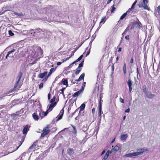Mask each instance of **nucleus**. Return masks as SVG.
Masks as SVG:
<instances>
[{"label":"nucleus","instance_id":"f257e3e1","mask_svg":"<svg viewBox=\"0 0 160 160\" xmlns=\"http://www.w3.org/2000/svg\"><path fill=\"white\" fill-rule=\"evenodd\" d=\"M54 107V104H51L48 107V108L46 112H44L43 111H42V112H41L42 111V110H40V111H38V114L41 117V119H42L43 117L46 116L47 115L48 113L51 111Z\"/></svg>","mask_w":160,"mask_h":160},{"label":"nucleus","instance_id":"f03ea898","mask_svg":"<svg viewBox=\"0 0 160 160\" xmlns=\"http://www.w3.org/2000/svg\"><path fill=\"white\" fill-rule=\"evenodd\" d=\"M148 2V0H143L142 2H140L138 5L139 8H143L145 9L148 10V7L147 4Z\"/></svg>","mask_w":160,"mask_h":160},{"label":"nucleus","instance_id":"7ed1b4c3","mask_svg":"<svg viewBox=\"0 0 160 160\" xmlns=\"http://www.w3.org/2000/svg\"><path fill=\"white\" fill-rule=\"evenodd\" d=\"M34 33H36V32H37L38 31V32H40V33L41 34V36H40V38H47V35H48V36L49 35V34H51V32H46V36L45 37H44L45 35V33H44L42 30L40 29H35L34 30Z\"/></svg>","mask_w":160,"mask_h":160},{"label":"nucleus","instance_id":"20e7f679","mask_svg":"<svg viewBox=\"0 0 160 160\" xmlns=\"http://www.w3.org/2000/svg\"><path fill=\"white\" fill-rule=\"evenodd\" d=\"M50 132V130L48 128V127L44 128L43 130V132L41 134V138H43L46 135H47Z\"/></svg>","mask_w":160,"mask_h":160},{"label":"nucleus","instance_id":"39448f33","mask_svg":"<svg viewBox=\"0 0 160 160\" xmlns=\"http://www.w3.org/2000/svg\"><path fill=\"white\" fill-rule=\"evenodd\" d=\"M22 72H20L19 73V76H18L17 78V81H16V82L15 84L14 87V90H16L17 89V87L18 86V85L19 82L20 80L21 77H22Z\"/></svg>","mask_w":160,"mask_h":160},{"label":"nucleus","instance_id":"423d86ee","mask_svg":"<svg viewBox=\"0 0 160 160\" xmlns=\"http://www.w3.org/2000/svg\"><path fill=\"white\" fill-rule=\"evenodd\" d=\"M148 149L146 148H143L140 149H138L137 150V152L140 153L139 155H141L142 154L143 152L145 151H148Z\"/></svg>","mask_w":160,"mask_h":160},{"label":"nucleus","instance_id":"0eeeda50","mask_svg":"<svg viewBox=\"0 0 160 160\" xmlns=\"http://www.w3.org/2000/svg\"><path fill=\"white\" fill-rule=\"evenodd\" d=\"M160 6H159L157 7V9L156 10V11H155V13H154L155 16L157 18H159L160 17Z\"/></svg>","mask_w":160,"mask_h":160},{"label":"nucleus","instance_id":"6e6552de","mask_svg":"<svg viewBox=\"0 0 160 160\" xmlns=\"http://www.w3.org/2000/svg\"><path fill=\"white\" fill-rule=\"evenodd\" d=\"M38 111H36V112H34L32 115L33 118L35 121H38L39 119V117L38 116Z\"/></svg>","mask_w":160,"mask_h":160},{"label":"nucleus","instance_id":"1a4fd4ad","mask_svg":"<svg viewBox=\"0 0 160 160\" xmlns=\"http://www.w3.org/2000/svg\"><path fill=\"white\" fill-rule=\"evenodd\" d=\"M145 94L147 97L149 98H152L154 96L153 94H152L151 92L148 91L145 93Z\"/></svg>","mask_w":160,"mask_h":160},{"label":"nucleus","instance_id":"9d476101","mask_svg":"<svg viewBox=\"0 0 160 160\" xmlns=\"http://www.w3.org/2000/svg\"><path fill=\"white\" fill-rule=\"evenodd\" d=\"M127 83L128 84L129 87V92H131L132 90V82L130 79H129L128 80V82H127Z\"/></svg>","mask_w":160,"mask_h":160},{"label":"nucleus","instance_id":"9b49d317","mask_svg":"<svg viewBox=\"0 0 160 160\" xmlns=\"http://www.w3.org/2000/svg\"><path fill=\"white\" fill-rule=\"evenodd\" d=\"M21 101L20 99L14 100L12 101V104L13 106L20 103Z\"/></svg>","mask_w":160,"mask_h":160},{"label":"nucleus","instance_id":"f8f14e48","mask_svg":"<svg viewBox=\"0 0 160 160\" xmlns=\"http://www.w3.org/2000/svg\"><path fill=\"white\" fill-rule=\"evenodd\" d=\"M82 92V90H80L78 91L75 92L72 95V97L73 98L79 96Z\"/></svg>","mask_w":160,"mask_h":160},{"label":"nucleus","instance_id":"ddd939ff","mask_svg":"<svg viewBox=\"0 0 160 160\" xmlns=\"http://www.w3.org/2000/svg\"><path fill=\"white\" fill-rule=\"evenodd\" d=\"M29 130V128L28 125H26L23 128L22 132L23 134H26L28 130Z\"/></svg>","mask_w":160,"mask_h":160},{"label":"nucleus","instance_id":"4468645a","mask_svg":"<svg viewBox=\"0 0 160 160\" xmlns=\"http://www.w3.org/2000/svg\"><path fill=\"white\" fill-rule=\"evenodd\" d=\"M128 137V135L127 134H122L121 136L120 139L122 141H125Z\"/></svg>","mask_w":160,"mask_h":160},{"label":"nucleus","instance_id":"2eb2a0df","mask_svg":"<svg viewBox=\"0 0 160 160\" xmlns=\"http://www.w3.org/2000/svg\"><path fill=\"white\" fill-rule=\"evenodd\" d=\"M47 74V72H45L43 73H41L38 75V77L40 78H42Z\"/></svg>","mask_w":160,"mask_h":160},{"label":"nucleus","instance_id":"dca6fc26","mask_svg":"<svg viewBox=\"0 0 160 160\" xmlns=\"http://www.w3.org/2000/svg\"><path fill=\"white\" fill-rule=\"evenodd\" d=\"M84 76H85L84 73H82L80 76L79 77V78L78 79L76 80L75 81H77V82H79V81H81L82 80H83V79H84Z\"/></svg>","mask_w":160,"mask_h":160},{"label":"nucleus","instance_id":"f3484780","mask_svg":"<svg viewBox=\"0 0 160 160\" xmlns=\"http://www.w3.org/2000/svg\"><path fill=\"white\" fill-rule=\"evenodd\" d=\"M67 153L70 155L71 156L74 153V151L71 149L69 148L67 150Z\"/></svg>","mask_w":160,"mask_h":160},{"label":"nucleus","instance_id":"a211bd4d","mask_svg":"<svg viewBox=\"0 0 160 160\" xmlns=\"http://www.w3.org/2000/svg\"><path fill=\"white\" fill-rule=\"evenodd\" d=\"M83 57V55H81L76 60H75V61H74L70 65L73 64L74 63H75L80 61L82 59Z\"/></svg>","mask_w":160,"mask_h":160},{"label":"nucleus","instance_id":"6ab92c4d","mask_svg":"<svg viewBox=\"0 0 160 160\" xmlns=\"http://www.w3.org/2000/svg\"><path fill=\"white\" fill-rule=\"evenodd\" d=\"M62 84L64 85H68V81L66 79L63 78L62 80Z\"/></svg>","mask_w":160,"mask_h":160},{"label":"nucleus","instance_id":"aec40b11","mask_svg":"<svg viewBox=\"0 0 160 160\" xmlns=\"http://www.w3.org/2000/svg\"><path fill=\"white\" fill-rule=\"evenodd\" d=\"M55 100V96H54L53 98L50 101V102L51 103V104H54L55 106H56V103L55 102H54Z\"/></svg>","mask_w":160,"mask_h":160},{"label":"nucleus","instance_id":"412c9836","mask_svg":"<svg viewBox=\"0 0 160 160\" xmlns=\"http://www.w3.org/2000/svg\"><path fill=\"white\" fill-rule=\"evenodd\" d=\"M63 110H62V113L60 115L57 116V119L56 121H58L59 120L62 119L63 115Z\"/></svg>","mask_w":160,"mask_h":160},{"label":"nucleus","instance_id":"4be33fe9","mask_svg":"<svg viewBox=\"0 0 160 160\" xmlns=\"http://www.w3.org/2000/svg\"><path fill=\"white\" fill-rule=\"evenodd\" d=\"M129 11L128 10L126 12L123 14L120 18V19L122 20L127 15V13H128Z\"/></svg>","mask_w":160,"mask_h":160},{"label":"nucleus","instance_id":"5701e85b","mask_svg":"<svg viewBox=\"0 0 160 160\" xmlns=\"http://www.w3.org/2000/svg\"><path fill=\"white\" fill-rule=\"evenodd\" d=\"M23 112H24V111H23V109H21V110H20L19 112H16V114H15L14 115L15 116H18V115H19L20 116H21V115H19V114H22V113H23Z\"/></svg>","mask_w":160,"mask_h":160},{"label":"nucleus","instance_id":"b1692460","mask_svg":"<svg viewBox=\"0 0 160 160\" xmlns=\"http://www.w3.org/2000/svg\"><path fill=\"white\" fill-rule=\"evenodd\" d=\"M15 50L14 49H13L11 51L8 52L6 57V59H7V58L9 56L10 54L12 52H15Z\"/></svg>","mask_w":160,"mask_h":160},{"label":"nucleus","instance_id":"393cba45","mask_svg":"<svg viewBox=\"0 0 160 160\" xmlns=\"http://www.w3.org/2000/svg\"><path fill=\"white\" fill-rule=\"evenodd\" d=\"M85 104L83 103L82 104L79 108L80 111H83L85 108Z\"/></svg>","mask_w":160,"mask_h":160},{"label":"nucleus","instance_id":"a878e982","mask_svg":"<svg viewBox=\"0 0 160 160\" xmlns=\"http://www.w3.org/2000/svg\"><path fill=\"white\" fill-rule=\"evenodd\" d=\"M137 2V0H136L132 4L131 8H129V10H128L129 11H131L132 9H133L134 7V6H135V5H136Z\"/></svg>","mask_w":160,"mask_h":160},{"label":"nucleus","instance_id":"bb28decb","mask_svg":"<svg viewBox=\"0 0 160 160\" xmlns=\"http://www.w3.org/2000/svg\"><path fill=\"white\" fill-rule=\"evenodd\" d=\"M13 12L14 14H15V15H16L18 16H20V17L23 16V14L21 13H18L14 11H13Z\"/></svg>","mask_w":160,"mask_h":160},{"label":"nucleus","instance_id":"cd10ccee","mask_svg":"<svg viewBox=\"0 0 160 160\" xmlns=\"http://www.w3.org/2000/svg\"><path fill=\"white\" fill-rule=\"evenodd\" d=\"M101 111H102V107H101L100 105H99V110H98V116L99 117H100L101 114Z\"/></svg>","mask_w":160,"mask_h":160},{"label":"nucleus","instance_id":"c85d7f7f","mask_svg":"<svg viewBox=\"0 0 160 160\" xmlns=\"http://www.w3.org/2000/svg\"><path fill=\"white\" fill-rule=\"evenodd\" d=\"M139 153L137 152L131 153V157L133 156H139Z\"/></svg>","mask_w":160,"mask_h":160},{"label":"nucleus","instance_id":"c756f323","mask_svg":"<svg viewBox=\"0 0 160 160\" xmlns=\"http://www.w3.org/2000/svg\"><path fill=\"white\" fill-rule=\"evenodd\" d=\"M123 71L124 75H125L126 73V65L125 63H124V66L123 68Z\"/></svg>","mask_w":160,"mask_h":160},{"label":"nucleus","instance_id":"7c9ffc66","mask_svg":"<svg viewBox=\"0 0 160 160\" xmlns=\"http://www.w3.org/2000/svg\"><path fill=\"white\" fill-rule=\"evenodd\" d=\"M134 24L135 28H140V26L138 22H135L134 23Z\"/></svg>","mask_w":160,"mask_h":160},{"label":"nucleus","instance_id":"2f4dec72","mask_svg":"<svg viewBox=\"0 0 160 160\" xmlns=\"http://www.w3.org/2000/svg\"><path fill=\"white\" fill-rule=\"evenodd\" d=\"M81 69L78 68L76 69V72H75V74L76 75L78 74L80 72V71H81Z\"/></svg>","mask_w":160,"mask_h":160},{"label":"nucleus","instance_id":"473e14b6","mask_svg":"<svg viewBox=\"0 0 160 160\" xmlns=\"http://www.w3.org/2000/svg\"><path fill=\"white\" fill-rule=\"evenodd\" d=\"M86 83V82H83L82 83V88L80 89V90H82V92H83V91L84 88L85 87V86Z\"/></svg>","mask_w":160,"mask_h":160},{"label":"nucleus","instance_id":"72a5a7b5","mask_svg":"<svg viewBox=\"0 0 160 160\" xmlns=\"http://www.w3.org/2000/svg\"><path fill=\"white\" fill-rule=\"evenodd\" d=\"M123 157L124 158L131 157V153L125 154L123 155Z\"/></svg>","mask_w":160,"mask_h":160},{"label":"nucleus","instance_id":"f704fd0d","mask_svg":"<svg viewBox=\"0 0 160 160\" xmlns=\"http://www.w3.org/2000/svg\"><path fill=\"white\" fill-rule=\"evenodd\" d=\"M36 146V144H35L34 143L31 146H30L29 148V149L31 150V149H33V148H35Z\"/></svg>","mask_w":160,"mask_h":160},{"label":"nucleus","instance_id":"c9c22d12","mask_svg":"<svg viewBox=\"0 0 160 160\" xmlns=\"http://www.w3.org/2000/svg\"><path fill=\"white\" fill-rule=\"evenodd\" d=\"M106 21V19H105V17H104L103 18H102V19L101 20V21L100 22V23L101 24L102 23H104Z\"/></svg>","mask_w":160,"mask_h":160},{"label":"nucleus","instance_id":"e433bc0d","mask_svg":"<svg viewBox=\"0 0 160 160\" xmlns=\"http://www.w3.org/2000/svg\"><path fill=\"white\" fill-rule=\"evenodd\" d=\"M116 8L115 7L114 5H113L112 6V8L111 10V12H113L115 10Z\"/></svg>","mask_w":160,"mask_h":160},{"label":"nucleus","instance_id":"4c0bfd02","mask_svg":"<svg viewBox=\"0 0 160 160\" xmlns=\"http://www.w3.org/2000/svg\"><path fill=\"white\" fill-rule=\"evenodd\" d=\"M113 148L115 150V151L116 152L119 150V147L118 146L116 145Z\"/></svg>","mask_w":160,"mask_h":160},{"label":"nucleus","instance_id":"58836bf2","mask_svg":"<svg viewBox=\"0 0 160 160\" xmlns=\"http://www.w3.org/2000/svg\"><path fill=\"white\" fill-rule=\"evenodd\" d=\"M83 62H84V61H82L81 63H80L79 64L78 68H80L82 67H83Z\"/></svg>","mask_w":160,"mask_h":160},{"label":"nucleus","instance_id":"ea45409f","mask_svg":"<svg viewBox=\"0 0 160 160\" xmlns=\"http://www.w3.org/2000/svg\"><path fill=\"white\" fill-rule=\"evenodd\" d=\"M39 51L40 52V53L41 54V56L38 57V58H40L41 57V56L43 54V51L42 50L41 48H39V49H38Z\"/></svg>","mask_w":160,"mask_h":160},{"label":"nucleus","instance_id":"a19ab883","mask_svg":"<svg viewBox=\"0 0 160 160\" xmlns=\"http://www.w3.org/2000/svg\"><path fill=\"white\" fill-rule=\"evenodd\" d=\"M146 86H144L143 87V88H142V89H143V91L145 93L146 92H147V91L146 90Z\"/></svg>","mask_w":160,"mask_h":160},{"label":"nucleus","instance_id":"79ce46f5","mask_svg":"<svg viewBox=\"0 0 160 160\" xmlns=\"http://www.w3.org/2000/svg\"><path fill=\"white\" fill-rule=\"evenodd\" d=\"M43 83H41L39 86V88L40 89H42L43 87Z\"/></svg>","mask_w":160,"mask_h":160},{"label":"nucleus","instance_id":"37998d69","mask_svg":"<svg viewBox=\"0 0 160 160\" xmlns=\"http://www.w3.org/2000/svg\"><path fill=\"white\" fill-rule=\"evenodd\" d=\"M8 33L11 36H12L14 35V33L12 32V31L11 30L9 31Z\"/></svg>","mask_w":160,"mask_h":160},{"label":"nucleus","instance_id":"c03bdc74","mask_svg":"<svg viewBox=\"0 0 160 160\" xmlns=\"http://www.w3.org/2000/svg\"><path fill=\"white\" fill-rule=\"evenodd\" d=\"M65 89V88H63L61 90V92H60V93H62L63 95V96H64V93H63V92H64V90Z\"/></svg>","mask_w":160,"mask_h":160},{"label":"nucleus","instance_id":"a18cd8bd","mask_svg":"<svg viewBox=\"0 0 160 160\" xmlns=\"http://www.w3.org/2000/svg\"><path fill=\"white\" fill-rule=\"evenodd\" d=\"M64 58V59H62V62H63L66 61L67 60H68L69 58Z\"/></svg>","mask_w":160,"mask_h":160},{"label":"nucleus","instance_id":"49530a36","mask_svg":"<svg viewBox=\"0 0 160 160\" xmlns=\"http://www.w3.org/2000/svg\"><path fill=\"white\" fill-rule=\"evenodd\" d=\"M55 68H52L50 69L49 72L52 73V72L55 71Z\"/></svg>","mask_w":160,"mask_h":160},{"label":"nucleus","instance_id":"de8ad7c7","mask_svg":"<svg viewBox=\"0 0 160 160\" xmlns=\"http://www.w3.org/2000/svg\"><path fill=\"white\" fill-rule=\"evenodd\" d=\"M119 101L122 103H124V100L121 98H120L119 99Z\"/></svg>","mask_w":160,"mask_h":160},{"label":"nucleus","instance_id":"09e8293b","mask_svg":"<svg viewBox=\"0 0 160 160\" xmlns=\"http://www.w3.org/2000/svg\"><path fill=\"white\" fill-rule=\"evenodd\" d=\"M32 57L34 58H36L38 57L37 55L36 56H35V54H34V52H32Z\"/></svg>","mask_w":160,"mask_h":160},{"label":"nucleus","instance_id":"8fccbe9b","mask_svg":"<svg viewBox=\"0 0 160 160\" xmlns=\"http://www.w3.org/2000/svg\"><path fill=\"white\" fill-rule=\"evenodd\" d=\"M110 150H108L107 152H106V153L105 154V155L108 156V157L109 156V154H110Z\"/></svg>","mask_w":160,"mask_h":160},{"label":"nucleus","instance_id":"3c124183","mask_svg":"<svg viewBox=\"0 0 160 160\" xmlns=\"http://www.w3.org/2000/svg\"><path fill=\"white\" fill-rule=\"evenodd\" d=\"M112 72H113L114 70V64H112Z\"/></svg>","mask_w":160,"mask_h":160},{"label":"nucleus","instance_id":"603ef678","mask_svg":"<svg viewBox=\"0 0 160 160\" xmlns=\"http://www.w3.org/2000/svg\"><path fill=\"white\" fill-rule=\"evenodd\" d=\"M125 38L127 40H128L129 39V35H128L125 37Z\"/></svg>","mask_w":160,"mask_h":160},{"label":"nucleus","instance_id":"864d4df0","mask_svg":"<svg viewBox=\"0 0 160 160\" xmlns=\"http://www.w3.org/2000/svg\"><path fill=\"white\" fill-rule=\"evenodd\" d=\"M115 150L113 148L110 151V153H112L113 152H115Z\"/></svg>","mask_w":160,"mask_h":160},{"label":"nucleus","instance_id":"5fc2aeb1","mask_svg":"<svg viewBox=\"0 0 160 160\" xmlns=\"http://www.w3.org/2000/svg\"><path fill=\"white\" fill-rule=\"evenodd\" d=\"M115 150L113 148L110 151V153H112L113 152H115Z\"/></svg>","mask_w":160,"mask_h":160},{"label":"nucleus","instance_id":"6e6d98bb","mask_svg":"<svg viewBox=\"0 0 160 160\" xmlns=\"http://www.w3.org/2000/svg\"><path fill=\"white\" fill-rule=\"evenodd\" d=\"M102 102V100L101 99H100V100L99 101V106L100 105L101 107H102L101 103Z\"/></svg>","mask_w":160,"mask_h":160},{"label":"nucleus","instance_id":"4d7b16f0","mask_svg":"<svg viewBox=\"0 0 160 160\" xmlns=\"http://www.w3.org/2000/svg\"><path fill=\"white\" fill-rule=\"evenodd\" d=\"M108 157L107 156V155H105V156H104L103 160H106Z\"/></svg>","mask_w":160,"mask_h":160},{"label":"nucleus","instance_id":"13d9d810","mask_svg":"<svg viewBox=\"0 0 160 160\" xmlns=\"http://www.w3.org/2000/svg\"><path fill=\"white\" fill-rule=\"evenodd\" d=\"M90 49H89V50L87 52V54L86 55V57H87V56L90 53Z\"/></svg>","mask_w":160,"mask_h":160},{"label":"nucleus","instance_id":"bf43d9fd","mask_svg":"<svg viewBox=\"0 0 160 160\" xmlns=\"http://www.w3.org/2000/svg\"><path fill=\"white\" fill-rule=\"evenodd\" d=\"M134 28H135V26L134 24L133 23V25H132V27H131L130 29L132 30V29H133Z\"/></svg>","mask_w":160,"mask_h":160},{"label":"nucleus","instance_id":"052dcab7","mask_svg":"<svg viewBox=\"0 0 160 160\" xmlns=\"http://www.w3.org/2000/svg\"><path fill=\"white\" fill-rule=\"evenodd\" d=\"M24 137H22V141H21V144L20 145L22 144V143L23 142V141L24 140Z\"/></svg>","mask_w":160,"mask_h":160},{"label":"nucleus","instance_id":"680f3d73","mask_svg":"<svg viewBox=\"0 0 160 160\" xmlns=\"http://www.w3.org/2000/svg\"><path fill=\"white\" fill-rule=\"evenodd\" d=\"M62 63V62H58L57 63V65L58 66H59V65H60Z\"/></svg>","mask_w":160,"mask_h":160},{"label":"nucleus","instance_id":"e2e57ef3","mask_svg":"<svg viewBox=\"0 0 160 160\" xmlns=\"http://www.w3.org/2000/svg\"><path fill=\"white\" fill-rule=\"evenodd\" d=\"M130 111V109L129 108L128 109L126 110L125 112H129Z\"/></svg>","mask_w":160,"mask_h":160},{"label":"nucleus","instance_id":"0e129e2a","mask_svg":"<svg viewBox=\"0 0 160 160\" xmlns=\"http://www.w3.org/2000/svg\"><path fill=\"white\" fill-rule=\"evenodd\" d=\"M129 29V27H127L126 29L125 30V32H127V31H128Z\"/></svg>","mask_w":160,"mask_h":160},{"label":"nucleus","instance_id":"69168bd1","mask_svg":"<svg viewBox=\"0 0 160 160\" xmlns=\"http://www.w3.org/2000/svg\"><path fill=\"white\" fill-rule=\"evenodd\" d=\"M133 59L132 58L130 60V63H132L133 62Z\"/></svg>","mask_w":160,"mask_h":160},{"label":"nucleus","instance_id":"338daca9","mask_svg":"<svg viewBox=\"0 0 160 160\" xmlns=\"http://www.w3.org/2000/svg\"><path fill=\"white\" fill-rule=\"evenodd\" d=\"M48 100H49L50 98V93H49L48 94Z\"/></svg>","mask_w":160,"mask_h":160},{"label":"nucleus","instance_id":"774afa93","mask_svg":"<svg viewBox=\"0 0 160 160\" xmlns=\"http://www.w3.org/2000/svg\"><path fill=\"white\" fill-rule=\"evenodd\" d=\"M26 154V153L25 152H23V153L22 154V157H23V156H24V157H25V154Z\"/></svg>","mask_w":160,"mask_h":160}]
</instances>
